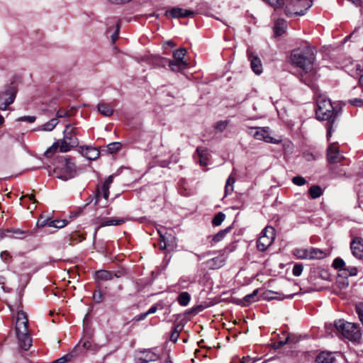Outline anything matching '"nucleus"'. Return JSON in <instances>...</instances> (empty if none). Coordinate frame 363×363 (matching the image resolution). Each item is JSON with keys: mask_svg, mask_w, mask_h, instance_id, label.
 <instances>
[{"mask_svg": "<svg viewBox=\"0 0 363 363\" xmlns=\"http://www.w3.org/2000/svg\"><path fill=\"white\" fill-rule=\"evenodd\" d=\"M291 64L301 70V80L308 86H312L317 78L318 68L315 64V54L312 46H304L293 50L290 55Z\"/></svg>", "mask_w": 363, "mask_h": 363, "instance_id": "f257e3e1", "label": "nucleus"}, {"mask_svg": "<svg viewBox=\"0 0 363 363\" xmlns=\"http://www.w3.org/2000/svg\"><path fill=\"white\" fill-rule=\"evenodd\" d=\"M311 6V0H276L274 2V12L283 11L288 17L303 16Z\"/></svg>", "mask_w": 363, "mask_h": 363, "instance_id": "f03ea898", "label": "nucleus"}, {"mask_svg": "<svg viewBox=\"0 0 363 363\" xmlns=\"http://www.w3.org/2000/svg\"><path fill=\"white\" fill-rule=\"evenodd\" d=\"M28 324L26 313L23 311H18L15 322L16 334L19 347L25 351L29 350L33 342Z\"/></svg>", "mask_w": 363, "mask_h": 363, "instance_id": "7ed1b4c3", "label": "nucleus"}, {"mask_svg": "<svg viewBox=\"0 0 363 363\" xmlns=\"http://www.w3.org/2000/svg\"><path fill=\"white\" fill-rule=\"evenodd\" d=\"M55 172L57 174V178L67 181L77 175V167L72 159L64 157L60 160L59 164L55 169Z\"/></svg>", "mask_w": 363, "mask_h": 363, "instance_id": "20e7f679", "label": "nucleus"}, {"mask_svg": "<svg viewBox=\"0 0 363 363\" xmlns=\"http://www.w3.org/2000/svg\"><path fill=\"white\" fill-rule=\"evenodd\" d=\"M59 140L61 143V152H67L77 147L79 145L77 128L72 124H67L63 132V138Z\"/></svg>", "mask_w": 363, "mask_h": 363, "instance_id": "39448f33", "label": "nucleus"}, {"mask_svg": "<svg viewBox=\"0 0 363 363\" xmlns=\"http://www.w3.org/2000/svg\"><path fill=\"white\" fill-rule=\"evenodd\" d=\"M335 326L345 337L351 341H357L361 338V332L354 323L339 320L335 322Z\"/></svg>", "mask_w": 363, "mask_h": 363, "instance_id": "423d86ee", "label": "nucleus"}, {"mask_svg": "<svg viewBox=\"0 0 363 363\" xmlns=\"http://www.w3.org/2000/svg\"><path fill=\"white\" fill-rule=\"evenodd\" d=\"M316 117L319 120H330L334 115V108L329 99L325 96H318L317 98Z\"/></svg>", "mask_w": 363, "mask_h": 363, "instance_id": "0eeeda50", "label": "nucleus"}, {"mask_svg": "<svg viewBox=\"0 0 363 363\" xmlns=\"http://www.w3.org/2000/svg\"><path fill=\"white\" fill-rule=\"evenodd\" d=\"M16 93L17 89L12 84L5 87V89L0 92V110H6L7 107L13 103Z\"/></svg>", "mask_w": 363, "mask_h": 363, "instance_id": "6e6552de", "label": "nucleus"}, {"mask_svg": "<svg viewBox=\"0 0 363 363\" xmlns=\"http://www.w3.org/2000/svg\"><path fill=\"white\" fill-rule=\"evenodd\" d=\"M294 150V145L292 143L287 140H276L274 139V152H275V155L274 154V157H279L282 154L284 155H290L292 153Z\"/></svg>", "mask_w": 363, "mask_h": 363, "instance_id": "1a4fd4ad", "label": "nucleus"}, {"mask_svg": "<svg viewBox=\"0 0 363 363\" xmlns=\"http://www.w3.org/2000/svg\"><path fill=\"white\" fill-rule=\"evenodd\" d=\"M350 250L352 255L358 259H363V239L354 237L350 242Z\"/></svg>", "mask_w": 363, "mask_h": 363, "instance_id": "9d476101", "label": "nucleus"}, {"mask_svg": "<svg viewBox=\"0 0 363 363\" xmlns=\"http://www.w3.org/2000/svg\"><path fill=\"white\" fill-rule=\"evenodd\" d=\"M113 175L108 176L104 184H102L101 189L98 188L96 193V201L99 202L100 198L103 196L106 200L108 199L109 196V188L113 183Z\"/></svg>", "mask_w": 363, "mask_h": 363, "instance_id": "9b49d317", "label": "nucleus"}, {"mask_svg": "<svg viewBox=\"0 0 363 363\" xmlns=\"http://www.w3.org/2000/svg\"><path fill=\"white\" fill-rule=\"evenodd\" d=\"M165 15L167 16H170L172 18H186V17L193 18L195 15V12L192 10L184 9L179 8V7H174V8H172L170 10L166 11Z\"/></svg>", "mask_w": 363, "mask_h": 363, "instance_id": "f8f14e48", "label": "nucleus"}, {"mask_svg": "<svg viewBox=\"0 0 363 363\" xmlns=\"http://www.w3.org/2000/svg\"><path fill=\"white\" fill-rule=\"evenodd\" d=\"M247 55L249 60L250 61V66L253 72L259 74L262 72V65L261 60L256 56L251 49H248Z\"/></svg>", "mask_w": 363, "mask_h": 363, "instance_id": "ddd939ff", "label": "nucleus"}, {"mask_svg": "<svg viewBox=\"0 0 363 363\" xmlns=\"http://www.w3.org/2000/svg\"><path fill=\"white\" fill-rule=\"evenodd\" d=\"M270 228L271 227L269 226L265 227V228L261 233V236L259 238L257 242V249L260 251H264L272 244V238L268 237L266 235V232L268 231Z\"/></svg>", "mask_w": 363, "mask_h": 363, "instance_id": "4468645a", "label": "nucleus"}, {"mask_svg": "<svg viewBox=\"0 0 363 363\" xmlns=\"http://www.w3.org/2000/svg\"><path fill=\"white\" fill-rule=\"evenodd\" d=\"M328 161L330 163L335 164L342 161L343 157L339 152V148L335 144H332L328 149Z\"/></svg>", "mask_w": 363, "mask_h": 363, "instance_id": "2eb2a0df", "label": "nucleus"}, {"mask_svg": "<svg viewBox=\"0 0 363 363\" xmlns=\"http://www.w3.org/2000/svg\"><path fill=\"white\" fill-rule=\"evenodd\" d=\"M140 353L141 355L137 358L138 363H148L157 361L159 359V355L151 350L141 351Z\"/></svg>", "mask_w": 363, "mask_h": 363, "instance_id": "dca6fc26", "label": "nucleus"}, {"mask_svg": "<svg viewBox=\"0 0 363 363\" xmlns=\"http://www.w3.org/2000/svg\"><path fill=\"white\" fill-rule=\"evenodd\" d=\"M255 129H256V132L254 133L255 139L264 140L267 143H272L269 128H255Z\"/></svg>", "mask_w": 363, "mask_h": 363, "instance_id": "f3484780", "label": "nucleus"}, {"mask_svg": "<svg viewBox=\"0 0 363 363\" xmlns=\"http://www.w3.org/2000/svg\"><path fill=\"white\" fill-rule=\"evenodd\" d=\"M288 28L286 21L283 18H278L274 22V38L281 36Z\"/></svg>", "mask_w": 363, "mask_h": 363, "instance_id": "a211bd4d", "label": "nucleus"}, {"mask_svg": "<svg viewBox=\"0 0 363 363\" xmlns=\"http://www.w3.org/2000/svg\"><path fill=\"white\" fill-rule=\"evenodd\" d=\"M82 153L88 160H93L99 156V151L93 147H86L82 148Z\"/></svg>", "mask_w": 363, "mask_h": 363, "instance_id": "6ab92c4d", "label": "nucleus"}, {"mask_svg": "<svg viewBox=\"0 0 363 363\" xmlns=\"http://www.w3.org/2000/svg\"><path fill=\"white\" fill-rule=\"evenodd\" d=\"M169 66L174 72H181L187 67L188 63L186 61L171 60L169 62Z\"/></svg>", "mask_w": 363, "mask_h": 363, "instance_id": "aec40b11", "label": "nucleus"}, {"mask_svg": "<svg viewBox=\"0 0 363 363\" xmlns=\"http://www.w3.org/2000/svg\"><path fill=\"white\" fill-rule=\"evenodd\" d=\"M196 153L199 157V163L202 166H206L208 161V150L203 147H198L196 148Z\"/></svg>", "mask_w": 363, "mask_h": 363, "instance_id": "412c9836", "label": "nucleus"}, {"mask_svg": "<svg viewBox=\"0 0 363 363\" xmlns=\"http://www.w3.org/2000/svg\"><path fill=\"white\" fill-rule=\"evenodd\" d=\"M67 224V221L66 220H50L47 219L42 222L40 225L45 226L48 225L49 227H53L57 228H61L65 227Z\"/></svg>", "mask_w": 363, "mask_h": 363, "instance_id": "4be33fe9", "label": "nucleus"}, {"mask_svg": "<svg viewBox=\"0 0 363 363\" xmlns=\"http://www.w3.org/2000/svg\"><path fill=\"white\" fill-rule=\"evenodd\" d=\"M334 359L332 353L323 352L316 357L315 363H333Z\"/></svg>", "mask_w": 363, "mask_h": 363, "instance_id": "5701e85b", "label": "nucleus"}, {"mask_svg": "<svg viewBox=\"0 0 363 363\" xmlns=\"http://www.w3.org/2000/svg\"><path fill=\"white\" fill-rule=\"evenodd\" d=\"M310 248H296L293 250V255L300 259H310Z\"/></svg>", "mask_w": 363, "mask_h": 363, "instance_id": "b1692460", "label": "nucleus"}, {"mask_svg": "<svg viewBox=\"0 0 363 363\" xmlns=\"http://www.w3.org/2000/svg\"><path fill=\"white\" fill-rule=\"evenodd\" d=\"M230 230L231 227H228L224 230H220L217 234L213 236L211 240V245H213L216 243L222 241Z\"/></svg>", "mask_w": 363, "mask_h": 363, "instance_id": "393cba45", "label": "nucleus"}, {"mask_svg": "<svg viewBox=\"0 0 363 363\" xmlns=\"http://www.w3.org/2000/svg\"><path fill=\"white\" fill-rule=\"evenodd\" d=\"M95 276L97 280L101 281L111 280L114 277H116V275L112 272L106 270H99L96 272Z\"/></svg>", "mask_w": 363, "mask_h": 363, "instance_id": "a878e982", "label": "nucleus"}, {"mask_svg": "<svg viewBox=\"0 0 363 363\" xmlns=\"http://www.w3.org/2000/svg\"><path fill=\"white\" fill-rule=\"evenodd\" d=\"M61 152V143L60 140L54 143L45 152L46 157H52L57 151Z\"/></svg>", "mask_w": 363, "mask_h": 363, "instance_id": "bb28decb", "label": "nucleus"}, {"mask_svg": "<svg viewBox=\"0 0 363 363\" xmlns=\"http://www.w3.org/2000/svg\"><path fill=\"white\" fill-rule=\"evenodd\" d=\"M310 259H323L326 256V253L325 251L314 248V247H310Z\"/></svg>", "mask_w": 363, "mask_h": 363, "instance_id": "cd10ccee", "label": "nucleus"}, {"mask_svg": "<svg viewBox=\"0 0 363 363\" xmlns=\"http://www.w3.org/2000/svg\"><path fill=\"white\" fill-rule=\"evenodd\" d=\"M257 293L258 289H255L253 291L252 294H247L244 296L242 300V305L243 306H248L249 304L254 303L257 301Z\"/></svg>", "mask_w": 363, "mask_h": 363, "instance_id": "c85d7f7f", "label": "nucleus"}, {"mask_svg": "<svg viewBox=\"0 0 363 363\" xmlns=\"http://www.w3.org/2000/svg\"><path fill=\"white\" fill-rule=\"evenodd\" d=\"M99 111L105 116H111L113 113V109L108 104L101 103L98 105Z\"/></svg>", "mask_w": 363, "mask_h": 363, "instance_id": "c756f323", "label": "nucleus"}, {"mask_svg": "<svg viewBox=\"0 0 363 363\" xmlns=\"http://www.w3.org/2000/svg\"><path fill=\"white\" fill-rule=\"evenodd\" d=\"M190 300L191 296L186 291L182 292L177 297V301L182 306H186L189 303Z\"/></svg>", "mask_w": 363, "mask_h": 363, "instance_id": "7c9ffc66", "label": "nucleus"}, {"mask_svg": "<svg viewBox=\"0 0 363 363\" xmlns=\"http://www.w3.org/2000/svg\"><path fill=\"white\" fill-rule=\"evenodd\" d=\"M124 222L123 219H118L114 218H108L103 220L99 226L100 227H105V226H110V225H118L120 224H122Z\"/></svg>", "mask_w": 363, "mask_h": 363, "instance_id": "2f4dec72", "label": "nucleus"}, {"mask_svg": "<svg viewBox=\"0 0 363 363\" xmlns=\"http://www.w3.org/2000/svg\"><path fill=\"white\" fill-rule=\"evenodd\" d=\"M7 233H13L15 238L22 239L30 235L29 231L21 230L18 228H12L6 230Z\"/></svg>", "mask_w": 363, "mask_h": 363, "instance_id": "473e14b6", "label": "nucleus"}, {"mask_svg": "<svg viewBox=\"0 0 363 363\" xmlns=\"http://www.w3.org/2000/svg\"><path fill=\"white\" fill-rule=\"evenodd\" d=\"M308 193L312 199H317L322 196L323 191L319 186L314 185L309 189Z\"/></svg>", "mask_w": 363, "mask_h": 363, "instance_id": "72a5a7b5", "label": "nucleus"}, {"mask_svg": "<svg viewBox=\"0 0 363 363\" xmlns=\"http://www.w3.org/2000/svg\"><path fill=\"white\" fill-rule=\"evenodd\" d=\"M58 124V121L57 118H52L48 122L43 124L39 130H45V131H51L52 130L55 126Z\"/></svg>", "mask_w": 363, "mask_h": 363, "instance_id": "f704fd0d", "label": "nucleus"}, {"mask_svg": "<svg viewBox=\"0 0 363 363\" xmlns=\"http://www.w3.org/2000/svg\"><path fill=\"white\" fill-rule=\"evenodd\" d=\"M282 337H279V340L276 341L274 340V349L279 348L286 344L288 341H291L288 335H286L285 333H282Z\"/></svg>", "mask_w": 363, "mask_h": 363, "instance_id": "c9c22d12", "label": "nucleus"}, {"mask_svg": "<svg viewBox=\"0 0 363 363\" xmlns=\"http://www.w3.org/2000/svg\"><path fill=\"white\" fill-rule=\"evenodd\" d=\"M186 50L184 48H179L173 52V57L174 60L185 61L184 60Z\"/></svg>", "mask_w": 363, "mask_h": 363, "instance_id": "e433bc0d", "label": "nucleus"}, {"mask_svg": "<svg viewBox=\"0 0 363 363\" xmlns=\"http://www.w3.org/2000/svg\"><path fill=\"white\" fill-rule=\"evenodd\" d=\"M209 264L214 268H220L223 266L225 263V259L222 257H217L209 260Z\"/></svg>", "mask_w": 363, "mask_h": 363, "instance_id": "4c0bfd02", "label": "nucleus"}, {"mask_svg": "<svg viewBox=\"0 0 363 363\" xmlns=\"http://www.w3.org/2000/svg\"><path fill=\"white\" fill-rule=\"evenodd\" d=\"M333 267L337 269H339L340 272H345L346 269L345 268V262L341 258H335L333 262Z\"/></svg>", "mask_w": 363, "mask_h": 363, "instance_id": "58836bf2", "label": "nucleus"}, {"mask_svg": "<svg viewBox=\"0 0 363 363\" xmlns=\"http://www.w3.org/2000/svg\"><path fill=\"white\" fill-rule=\"evenodd\" d=\"M225 218V215L223 213L219 212L213 218L212 224L214 226H218L222 223V222L224 220Z\"/></svg>", "mask_w": 363, "mask_h": 363, "instance_id": "ea45409f", "label": "nucleus"}, {"mask_svg": "<svg viewBox=\"0 0 363 363\" xmlns=\"http://www.w3.org/2000/svg\"><path fill=\"white\" fill-rule=\"evenodd\" d=\"M235 182V179L230 176L227 181H226V184H225V194H229V193H231L233 191V184H234Z\"/></svg>", "mask_w": 363, "mask_h": 363, "instance_id": "a19ab883", "label": "nucleus"}, {"mask_svg": "<svg viewBox=\"0 0 363 363\" xmlns=\"http://www.w3.org/2000/svg\"><path fill=\"white\" fill-rule=\"evenodd\" d=\"M294 295H295V294H285L283 296H281L280 293L274 291L273 299L281 301V300H284V298H292L294 296Z\"/></svg>", "mask_w": 363, "mask_h": 363, "instance_id": "79ce46f5", "label": "nucleus"}, {"mask_svg": "<svg viewBox=\"0 0 363 363\" xmlns=\"http://www.w3.org/2000/svg\"><path fill=\"white\" fill-rule=\"evenodd\" d=\"M228 124V121H220L218 123H216V124L215 125V128L217 130L222 132L227 128Z\"/></svg>", "mask_w": 363, "mask_h": 363, "instance_id": "37998d69", "label": "nucleus"}, {"mask_svg": "<svg viewBox=\"0 0 363 363\" xmlns=\"http://www.w3.org/2000/svg\"><path fill=\"white\" fill-rule=\"evenodd\" d=\"M121 148L120 143H112L108 145V149L111 153L117 152Z\"/></svg>", "mask_w": 363, "mask_h": 363, "instance_id": "c03bdc74", "label": "nucleus"}, {"mask_svg": "<svg viewBox=\"0 0 363 363\" xmlns=\"http://www.w3.org/2000/svg\"><path fill=\"white\" fill-rule=\"evenodd\" d=\"M292 182L294 184L297 186H303L306 183V179L301 176H296L293 177Z\"/></svg>", "mask_w": 363, "mask_h": 363, "instance_id": "a18cd8bd", "label": "nucleus"}, {"mask_svg": "<svg viewBox=\"0 0 363 363\" xmlns=\"http://www.w3.org/2000/svg\"><path fill=\"white\" fill-rule=\"evenodd\" d=\"M179 325L176 326L172 331L171 336H170V340L176 342L179 337Z\"/></svg>", "mask_w": 363, "mask_h": 363, "instance_id": "49530a36", "label": "nucleus"}, {"mask_svg": "<svg viewBox=\"0 0 363 363\" xmlns=\"http://www.w3.org/2000/svg\"><path fill=\"white\" fill-rule=\"evenodd\" d=\"M303 272V265L301 264H296L293 267V274L296 277L300 276Z\"/></svg>", "mask_w": 363, "mask_h": 363, "instance_id": "de8ad7c7", "label": "nucleus"}, {"mask_svg": "<svg viewBox=\"0 0 363 363\" xmlns=\"http://www.w3.org/2000/svg\"><path fill=\"white\" fill-rule=\"evenodd\" d=\"M356 312L358 314L359 320L363 324V303H360L356 305Z\"/></svg>", "mask_w": 363, "mask_h": 363, "instance_id": "09e8293b", "label": "nucleus"}, {"mask_svg": "<svg viewBox=\"0 0 363 363\" xmlns=\"http://www.w3.org/2000/svg\"><path fill=\"white\" fill-rule=\"evenodd\" d=\"M77 347L79 348V350H80V347H82L84 350H91V343L89 340L80 342L78 344Z\"/></svg>", "mask_w": 363, "mask_h": 363, "instance_id": "8fccbe9b", "label": "nucleus"}, {"mask_svg": "<svg viewBox=\"0 0 363 363\" xmlns=\"http://www.w3.org/2000/svg\"><path fill=\"white\" fill-rule=\"evenodd\" d=\"M36 120V118L35 116H22V117H19L16 119L17 121H26V122H28V123H34Z\"/></svg>", "mask_w": 363, "mask_h": 363, "instance_id": "3c124183", "label": "nucleus"}, {"mask_svg": "<svg viewBox=\"0 0 363 363\" xmlns=\"http://www.w3.org/2000/svg\"><path fill=\"white\" fill-rule=\"evenodd\" d=\"M349 104L353 105L354 106L361 107L363 106V100L361 99L355 98L352 99H350L348 101Z\"/></svg>", "mask_w": 363, "mask_h": 363, "instance_id": "603ef678", "label": "nucleus"}, {"mask_svg": "<svg viewBox=\"0 0 363 363\" xmlns=\"http://www.w3.org/2000/svg\"><path fill=\"white\" fill-rule=\"evenodd\" d=\"M357 273V269L355 267H351L348 269H346V271L343 272L342 275H344L345 277L348 276H354Z\"/></svg>", "mask_w": 363, "mask_h": 363, "instance_id": "864d4df0", "label": "nucleus"}, {"mask_svg": "<svg viewBox=\"0 0 363 363\" xmlns=\"http://www.w3.org/2000/svg\"><path fill=\"white\" fill-rule=\"evenodd\" d=\"M0 257H1V259L5 262H10V260L11 259V256L7 251L1 252L0 254Z\"/></svg>", "mask_w": 363, "mask_h": 363, "instance_id": "5fc2aeb1", "label": "nucleus"}, {"mask_svg": "<svg viewBox=\"0 0 363 363\" xmlns=\"http://www.w3.org/2000/svg\"><path fill=\"white\" fill-rule=\"evenodd\" d=\"M93 298L96 303H100L103 301L102 294L99 291H96L94 293Z\"/></svg>", "mask_w": 363, "mask_h": 363, "instance_id": "6e6d98bb", "label": "nucleus"}, {"mask_svg": "<svg viewBox=\"0 0 363 363\" xmlns=\"http://www.w3.org/2000/svg\"><path fill=\"white\" fill-rule=\"evenodd\" d=\"M56 116L57 118H65L67 116H69V113L68 111L60 109L57 111Z\"/></svg>", "mask_w": 363, "mask_h": 363, "instance_id": "4d7b16f0", "label": "nucleus"}, {"mask_svg": "<svg viewBox=\"0 0 363 363\" xmlns=\"http://www.w3.org/2000/svg\"><path fill=\"white\" fill-rule=\"evenodd\" d=\"M159 247L161 250H164L167 248V243L165 241V238L162 235H160Z\"/></svg>", "mask_w": 363, "mask_h": 363, "instance_id": "13d9d810", "label": "nucleus"}, {"mask_svg": "<svg viewBox=\"0 0 363 363\" xmlns=\"http://www.w3.org/2000/svg\"><path fill=\"white\" fill-rule=\"evenodd\" d=\"M26 198H28L30 201H32V203L33 204H35V203H37V201L36 199H35V196L33 194H26V195H24L21 197V199H26Z\"/></svg>", "mask_w": 363, "mask_h": 363, "instance_id": "bf43d9fd", "label": "nucleus"}, {"mask_svg": "<svg viewBox=\"0 0 363 363\" xmlns=\"http://www.w3.org/2000/svg\"><path fill=\"white\" fill-rule=\"evenodd\" d=\"M349 283L347 279H343L342 281H338V285L340 288L344 289L348 286Z\"/></svg>", "mask_w": 363, "mask_h": 363, "instance_id": "052dcab7", "label": "nucleus"}, {"mask_svg": "<svg viewBox=\"0 0 363 363\" xmlns=\"http://www.w3.org/2000/svg\"><path fill=\"white\" fill-rule=\"evenodd\" d=\"M147 315H147V312L143 313H140V315H136V316L135 317V320L136 321H140V320H144V319H145Z\"/></svg>", "mask_w": 363, "mask_h": 363, "instance_id": "680f3d73", "label": "nucleus"}, {"mask_svg": "<svg viewBox=\"0 0 363 363\" xmlns=\"http://www.w3.org/2000/svg\"><path fill=\"white\" fill-rule=\"evenodd\" d=\"M157 310V305L152 306L150 309L147 311V315L155 313Z\"/></svg>", "mask_w": 363, "mask_h": 363, "instance_id": "e2e57ef3", "label": "nucleus"}, {"mask_svg": "<svg viewBox=\"0 0 363 363\" xmlns=\"http://www.w3.org/2000/svg\"><path fill=\"white\" fill-rule=\"evenodd\" d=\"M118 27L117 28L116 32L111 35V38L113 42H115L116 39L118 38Z\"/></svg>", "mask_w": 363, "mask_h": 363, "instance_id": "0e129e2a", "label": "nucleus"}, {"mask_svg": "<svg viewBox=\"0 0 363 363\" xmlns=\"http://www.w3.org/2000/svg\"><path fill=\"white\" fill-rule=\"evenodd\" d=\"M67 361V357H62L56 360V363H65Z\"/></svg>", "mask_w": 363, "mask_h": 363, "instance_id": "69168bd1", "label": "nucleus"}, {"mask_svg": "<svg viewBox=\"0 0 363 363\" xmlns=\"http://www.w3.org/2000/svg\"><path fill=\"white\" fill-rule=\"evenodd\" d=\"M246 360V363H252L253 361L252 360V359L250 357H244L242 359V361H245Z\"/></svg>", "mask_w": 363, "mask_h": 363, "instance_id": "338daca9", "label": "nucleus"}, {"mask_svg": "<svg viewBox=\"0 0 363 363\" xmlns=\"http://www.w3.org/2000/svg\"><path fill=\"white\" fill-rule=\"evenodd\" d=\"M359 86L362 88V91H363V74H361L360 77H359Z\"/></svg>", "mask_w": 363, "mask_h": 363, "instance_id": "774afa93", "label": "nucleus"}]
</instances>
